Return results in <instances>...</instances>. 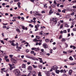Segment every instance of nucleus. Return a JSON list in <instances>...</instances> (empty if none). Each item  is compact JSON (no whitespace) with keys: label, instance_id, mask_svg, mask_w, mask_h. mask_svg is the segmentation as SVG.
Here are the masks:
<instances>
[{"label":"nucleus","instance_id":"obj_58","mask_svg":"<svg viewBox=\"0 0 76 76\" xmlns=\"http://www.w3.org/2000/svg\"><path fill=\"white\" fill-rule=\"evenodd\" d=\"M7 27L6 26H3V28H6Z\"/></svg>","mask_w":76,"mask_h":76},{"label":"nucleus","instance_id":"obj_17","mask_svg":"<svg viewBox=\"0 0 76 76\" xmlns=\"http://www.w3.org/2000/svg\"><path fill=\"white\" fill-rule=\"evenodd\" d=\"M20 4H20V2H18L17 4V5H18V7H19V8H20Z\"/></svg>","mask_w":76,"mask_h":76},{"label":"nucleus","instance_id":"obj_61","mask_svg":"<svg viewBox=\"0 0 76 76\" xmlns=\"http://www.w3.org/2000/svg\"><path fill=\"white\" fill-rule=\"evenodd\" d=\"M27 63L28 65H29L31 64V62H28Z\"/></svg>","mask_w":76,"mask_h":76},{"label":"nucleus","instance_id":"obj_11","mask_svg":"<svg viewBox=\"0 0 76 76\" xmlns=\"http://www.w3.org/2000/svg\"><path fill=\"white\" fill-rule=\"evenodd\" d=\"M64 24L65 25V27H67V28H69V26L68 25V24L66 23H64Z\"/></svg>","mask_w":76,"mask_h":76},{"label":"nucleus","instance_id":"obj_45","mask_svg":"<svg viewBox=\"0 0 76 76\" xmlns=\"http://www.w3.org/2000/svg\"><path fill=\"white\" fill-rule=\"evenodd\" d=\"M38 50H39V48H36V51H38Z\"/></svg>","mask_w":76,"mask_h":76},{"label":"nucleus","instance_id":"obj_46","mask_svg":"<svg viewBox=\"0 0 76 76\" xmlns=\"http://www.w3.org/2000/svg\"><path fill=\"white\" fill-rule=\"evenodd\" d=\"M11 45H12V46H15V44L14 43L12 44H11Z\"/></svg>","mask_w":76,"mask_h":76},{"label":"nucleus","instance_id":"obj_26","mask_svg":"<svg viewBox=\"0 0 76 76\" xmlns=\"http://www.w3.org/2000/svg\"><path fill=\"white\" fill-rule=\"evenodd\" d=\"M32 50H34L35 51H36V48H31Z\"/></svg>","mask_w":76,"mask_h":76},{"label":"nucleus","instance_id":"obj_39","mask_svg":"<svg viewBox=\"0 0 76 76\" xmlns=\"http://www.w3.org/2000/svg\"><path fill=\"white\" fill-rule=\"evenodd\" d=\"M66 18H70V16L69 15H67L66 16Z\"/></svg>","mask_w":76,"mask_h":76},{"label":"nucleus","instance_id":"obj_40","mask_svg":"<svg viewBox=\"0 0 76 76\" xmlns=\"http://www.w3.org/2000/svg\"><path fill=\"white\" fill-rule=\"evenodd\" d=\"M0 41L1 43H2L3 44H4V41H3L1 40Z\"/></svg>","mask_w":76,"mask_h":76},{"label":"nucleus","instance_id":"obj_44","mask_svg":"<svg viewBox=\"0 0 76 76\" xmlns=\"http://www.w3.org/2000/svg\"><path fill=\"white\" fill-rule=\"evenodd\" d=\"M39 68H40V69L42 68V66L41 65H39Z\"/></svg>","mask_w":76,"mask_h":76},{"label":"nucleus","instance_id":"obj_24","mask_svg":"<svg viewBox=\"0 0 76 76\" xmlns=\"http://www.w3.org/2000/svg\"><path fill=\"white\" fill-rule=\"evenodd\" d=\"M31 73L32 74V75H34L36 74V72H35V71H33L31 72Z\"/></svg>","mask_w":76,"mask_h":76},{"label":"nucleus","instance_id":"obj_54","mask_svg":"<svg viewBox=\"0 0 76 76\" xmlns=\"http://www.w3.org/2000/svg\"><path fill=\"white\" fill-rule=\"evenodd\" d=\"M41 29H44V28H45V27L43 26V27L41 26Z\"/></svg>","mask_w":76,"mask_h":76},{"label":"nucleus","instance_id":"obj_28","mask_svg":"<svg viewBox=\"0 0 76 76\" xmlns=\"http://www.w3.org/2000/svg\"><path fill=\"white\" fill-rule=\"evenodd\" d=\"M38 76H42V75H41V72H39L38 74Z\"/></svg>","mask_w":76,"mask_h":76},{"label":"nucleus","instance_id":"obj_37","mask_svg":"<svg viewBox=\"0 0 76 76\" xmlns=\"http://www.w3.org/2000/svg\"><path fill=\"white\" fill-rule=\"evenodd\" d=\"M42 13H45V11L44 10H43L41 12Z\"/></svg>","mask_w":76,"mask_h":76},{"label":"nucleus","instance_id":"obj_36","mask_svg":"<svg viewBox=\"0 0 76 76\" xmlns=\"http://www.w3.org/2000/svg\"><path fill=\"white\" fill-rule=\"evenodd\" d=\"M75 63L74 62H73V63H72L71 64H70V65H75Z\"/></svg>","mask_w":76,"mask_h":76},{"label":"nucleus","instance_id":"obj_14","mask_svg":"<svg viewBox=\"0 0 76 76\" xmlns=\"http://www.w3.org/2000/svg\"><path fill=\"white\" fill-rule=\"evenodd\" d=\"M22 68H23V69H25L26 68V65L24 64H22Z\"/></svg>","mask_w":76,"mask_h":76},{"label":"nucleus","instance_id":"obj_31","mask_svg":"<svg viewBox=\"0 0 76 76\" xmlns=\"http://www.w3.org/2000/svg\"><path fill=\"white\" fill-rule=\"evenodd\" d=\"M9 57L10 58H12V57H13V55H9Z\"/></svg>","mask_w":76,"mask_h":76},{"label":"nucleus","instance_id":"obj_4","mask_svg":"<svg viewBox=\"0 0 76 76\" xmlns=\"http://www.w3.org/2000/svg\"><path fill=\"white\" fill-rule=\"evenodd\" d=\"M25 57H26V58H30V59H31V60H35V58L31 57L29 55H26Z\"/></svg>","mask_w":76,"mask_h":76},{"label":"nucleus","instance_id":"obj_41","mask_svg":"<svg viewBox=\"0 0 76 76\" xmlns=\"http://www.w3.org/2000/svg\"><path fill=\"white\" fill-rule=\"evenodd\" d=\"M45 42H48V41H49V40L48 39H45Z\"/></svg>","mask_w":76,"mask_h":76},{"label":"nucleus","instance_id":"obj_15","mask_svg":"<svg viewBox=\"0 0 76 76\" xmlns=\"http://www.w3.org/2000/svg\"><path fill=\"white\" fill-rule=\"evenodd\" d=\"M72 73V69H71L69 70V75H71Z\"/></svg>","mask_w":76,"mask_h":76},{"label":"nucleus","instance_id":"obj_57","mask_svg":"<svg viewBox=\"0 0 76 76\" xmlns=\"http://www.w3.org/2000/svg\"><path fill=\"white\" fill-rule=\"evenodd\" d=\"M72 69L73 70H76V67H72Z\"/></svg>","mask_w":76,"mask_h":76},{"label":"nucleus","instance_id":"obj_23","mask_svg":"<svg viewBox=\"0 0 76 76\" xmlns=\"http://www.w3.org/2000/svg\"><path fill=\"white\" fill-rule=\"evenodd\" d=\"M16 30L17 32H18L19 33H20L21 32L20 31V30L18 29H16Z\"/></svg>","mask_w":76,"mask_h":76},{"label":"nucleus","instance_id":"obj_8","mask_svg":"<svg viewBox=\"0 0 76 76\" xmlns=\"http://www.w3.org/2000/svg\"><path fill=\"white\" fill-rule=\"evenodd\" d=\"M9 66L10 67V70H11L13 69V67L12 66V64H9Z\"/></svg>","mask_w":76,"mask_h":76},{"label":"nucleus","instance_id":"obj_10","mask_svg":"<svg viewBox=\"0 0 76 76\" xmlns=\"http://www.w3.org/2000/svg\"><path fill=\"white\" fill-rule=\"evenodd\" d=\"M15 41L14 40H10L9 41V42H10L11 44H13L15 42Z\"/></svg>","mask_w":76,"mask_h":76},{"label":"nucleus","instance_id":"obj_9","mask_svg":"<svg viewBox=\"0 0 76 76\" xmlns=\"http://www.w3.org/2000/svg\"><path fill=\"white\" fill-rule=\"evenodd\" d=\"M4 70H5V68H3L1 69V73H2V74H3V71Z\"/></svg>","mask_w":76,"mask_h":76},{"label":"nucleus","instance_id":"obj_27","mask_svg":"<svg viewBox=\"0 0 76 76\" xmlns=\"http://www.w3.org/2000/svg\"><path fill=\"white\" fill-rule=\"evenodd\" d=\"M62 42H64L65 41H66V40L64 38H63L61 40Z\"/></svg>","mask_w":76,"mask_h":76},{"label":"nucleus","instance_id":"obj_64","mask_svg":"<svg viewBox=\"0 0 76 76\" xmlns=\"http://www.w3.org/2000/svg\"><path fill=\"white\" fill-rule=\"evenodd\" d=\"M74 57L75 60H76V56L75 55H74L73 56Z\"/></svg>","mask_w":76,"mask_h":76},{"label":"nucleus","instance_id":"obj_3","mask_svg":"<svg viewBox=\"0 0 76 76\" xmlns=\"http://www.w3.org/2000/svg\"><path fill=\"white\" fill-rule=\"evenodd\" d=\"M10 60L11 61L12 63H14V64H16L17 63V60L15 59V58H11Z\"/></svg>","mask_w":76,"mask_h":76},{"label":"nucleus","instance_id":"obj_43","mask_svg":"<svg viewBox=\"0 0 76 76\" xmlns=\"http://www.w3.org/2000/svg\"><path fill=\"white\" fill-rule=\"evenodd\" d=\"M51 74L53 76H55V73H54L52 72L51 73Z\"/></svg>","mask_w":76,"mask_h":76},{"label":"nucleus","instance_id":"obj_62","mask_svg":"<svg viewBox=\"0 0 76 76\" xmlns=\"http://www.w3.org/2000/svg\"><path fill=\"white\" fill-rule=\"evenodd\" d=\"M35 27L36 29H38V27H37V25H35Z\"/></svg>","mask_w":76,"mask_h":76},{"label":"nucleus","instance_id":"obj_25","mask_svg":"<svg viewBox=\"0 0 76 76\" xmlns=\"http://www.w3.org/2000/svg\"><path fill=\"white\" fill-rule=\"evenodd\" d=\"M33 67L35 69V68H37V65H32Z\"/></svg>","mask_w":76,"mask_h":76},{"label":"nucleus","instance_id":"obj_55","mask_svg":"<svg viewBox=\"0 0 76 76\" xmlns=\"http://www.w3.org/2000/svg\"><path fill=\"white\" fill-rule=\"evenodd\" d=\"M72 3H76V0H74L73 1H72Z\"/></svg>","mask_w":76,"mask_h":76},{"label":"nucleus","instance_id":"obj_29","mask_svg":"<svg viewBox=\"0 0 76 76\" xmlns=\"http://www.w3.org/2000/svg\"><path fill=\"white\" fill-rule=\"evenodd\" d=\"M16 48L17 49H20H20H22V47H19L18 46L16 47Z\"/></svg>","mask_w":76,"mask_h":76},{"label":"nucleus","instance_id":"obj_47","mask_svg":"<svg viewBox=\"0 0 76 76\" xmlns=\"http://www.w3.org/2000/svg\"><path fill=\"white\" fill-rule=\"evenodd\" d=\"M73 31H76V28H74L73 29Z\"/></svg>","mask_w":76,"mask_h":76},{"label":"nucleus","instance_id":"obj_38","mask_svg":"<svg viewBox=\"0 0 76 76\" xmlns=\"http://www.w3.org/2000/svg\"><path fill=\"white\" fill-rule=\"evenodd\" d=\"M63 33H67V31H66V30H64V31H63Z\"/></svg>","mask_w":76,"mask_h":76},{"label":"nucleus","instance_id":"obj_22","mask_svg":"<svg viewBox=\"0 0 76 76\" xmlns=\"http://www.w3.org/2000/svg\"><path fill=\"white\" fill-rule=\"evenodd\" d=\"M33 13L34 14H36V15H37V13H38V12H37L36 11H34L33 12Z\"/></svg>","mask_w":76,"mask_h":76},{"label":"nucleus","instance_id":"obj_32","mask_svg":"<svg viewBox=\"0 0 76 76\" xmlns=\"http://www.w3.org/2000/svg\"><path fill=\"white\" fill-rule=\"evenodd\" d=\"M36 38H37L38 39H41V37H40L38 36H36Z\"/></svg>","mask_w":76,"mask_h":76},{"label":"nucleus","instance_id":"obj_63","mask_svg":"<svg viewBox=\"0 0 76 76\" xmlns=\"http://www.w3.org/2000/svg\"><path fill=\"white\" fill-rule=\"evenodd\" d=\"M29 50L28 49H27L26 50V53H28L29 52Z\"/></svg>","mask_w":76,"mask_h":76},{"label":"nucleus","instance_id":"obj_60","mask_svg":"<svg viewBox=\"0 0 76 76\" xmlns=\"http://www.w3.org/2000/svg\"><path fill=\"white\" fill-rule=\"evenodd\" d=\"M60 72L61 73H63V69H61L60 71Z\"/></svg>","mask_w":76,"mask_h":76},{"label":"nucleus","instance_id":"obj_52","mask_svg":"<svg viewBox=\"0 0 76 76\" xmlns=\"http://www.w3.org/2000/svg\"><path fill=\"white\" fill-rule=\"evenodd\" d=\"M60 22H61V23H64L63 20H60Z\"/></svg>","mask_w":76,"mask_h":76},{"label":"nucleus","instance_id":"obj_20","mask_svg":"<svg viewBox=\"0 0 76 76\" xmlns=\"http://www.w3.org/2000/svg\"><path fill=\"white\" fill-rule=\"evenodd\" d=\"M33 41L34 42H38V40H37V39L35 38L34 40H33Z\"/></svg>","mask_w":76,"mask_h":76},{"label":"nucleus","instance_id":"obj_1","mask_svg":"<svg viewBox=\"0 0 76 76\" xmlns=\"http://www.w3.org/2000/svg\"><path fill=\"white\" fill-rule=\"evenodd\" d=\"M13 73L14 75H15L16 76H20V72L18 69L14 70Z\"/></svg>","mask_w":76,"mask_h":76},{"label":"nucleus","instance_id":"obj_5","mask_svg":"<svg viewBox=\"0 0 76 76\" xmlns=\"http://www.w3.org/2000/svg\"><path fill=\"white\" fill-rule=\"evenodd\" d=\"M52 69L54 70H56L58 69V67L56 65H55L52 66Z\"/></svg>","mask_w":76,"mask_h":76},{"label":"nucleus","instance_id":"obj_2","mask_svg":"<svg viewBox=\"0 0 76 76\" xmlns=\"http://www.w3.org/2000/svg\"><path fill=\"white\" fill-rule=\"evenodd\" d=\"M57 18H53V21L52 23V24L53 25H55L56 24H57Z\"/></svg>","mask_w":76,"mask_h":76},{"label":"nucleus","instance_id":"obj_12","mask_svg":"<svg viewBox=\"0 0 76 76\" xmlns=\"http://www.w3.org/2000/svg\"><path fill=\"white\" fill-rule=\"evenodd\" d=\"M34 16H42V15L37 13V14H34Z\"/></svg>","mask_w":76,"mask_h":76},{"label":"nucleus","instance_id":"obj_50","mask_svg":"<svg viewBox=\"0 0 76 76\" xmlns=\"http://www.w3.org/2000/svg\"><path fill=\"white\" fill-rule=\"evenodd\" d=\"M52 6H53V7H56V5L55 4H52Z\"/></svg>","mask_w":76,"mask_h":76},{"label":"nucleus","instance_id":"obj_42","mask_svg":"<svg viewBox=\"0 0 76 76\" xmlns=\"http://www.w3.org/2000/svg\"><path fill=\"white\" fill-rule=\"evenodd\" d=\"M43 34H44L45 35H48L49 34V33H43Z\"/></svg>","mask_w":76,"mask_h":76},{"label":"nucleus","instance_id":"obj_21","mask_svg":"<svg viewBox=\"0 0 76 76\" xmlns=\"http://www.w3.org/2000/svg\"><path fill=\"white\" fill-rule=\"evenodd\" d=\"M47 4H45V5H44V7H45V8L46 9H47V8L48 7L47 6Z\"/></svg>","mask_w":76,"mask_h":76},{"label":"nucleus","instance_id":"obj_53","mask_svg":"<svg viewBox=\"0 0 76 76\" xmlns=\"http://www.w3.org/2000/svg\"><path fill=\"white\" fill-rule=\"evenodd\" d=\"M54 3L55 4H57L56 3V0H54Z\"/></svg>","mask_w":76,"mask_h":76},{"label":"nucleus","instance_id":"obj_56","mask_svg":"<svg viewBox=\"0 0 76 76\" xmlns=\"http://www.w3.org/2000/svg\"><path fill=\"white\" fill-rule=\"evenodd\" d=\"M74 15H75V13H74V12H72L71 14V15L72 16H73Z\"/></svg>","mask_w":76,"mask_h":76},{"label":"nucleus","instance_id":"obj_33","mask_svg":"<svg viewBox=\"0 0 76 76\" xmlns=\"http://www.w3.org/2000/svg\"><path fill=\"white\" fill-rule=\"evenodd\" d=\"M7 62H9V61L10 60L9 59H5Z\"/></svg>","mask_w":76,"mask_h":76},{"label":"nucleus","instance_id":"obj_13","mask_svg":"<svg viewBox=\"0 0 76 76\" xmlns=\"http://www.w3.org/2000/svg\"><path fill=\"white\" fill-rule=\"evenodd\" d=\"M49 15H51V14L52 13H53V11H52V10H50L49 12Z\"/></svg>","mask_w":76,"mask_h":76},{"label":"nucleus","instance_id":"obj_18","mask_svg":"<svg viewBox=\"0 0 76 76\" xmlns=\"http://www.w3.org/2000/svg\"><path fill=\"white\" fill-rule=\"evenodd\" d=\"M60 72V71L58 70H56V73L57 74H58Z\"/></svg>","mask_w":76,"mask_h":76},{"label":"nucleus","instance_id":"obj_59","mask_svg":"<svg viewBox=\"0 0 76 76\" xmlns=\"http://www.w3.org/2000/svg\"><path fill=\"white\" fill-rule=\"evenodd\" d=\"M40 51H41L42 52H43L44 51V49H41Z\"/></svg>","mask_w":76,"mask_h":76},{"label":"nucleus","instance_id":"obj_6","mask_svg":"<svg viewBox=\"0 0 76 76\" xmlns=\"http://www.w3.org/2000/svg\"><path fill=\"white\" fill-rule=\"evenodd\" d=\"M43 47L44 48H46L48 47V45L46 43H44L43 45Z\"/></svg>","mask_w":76,"mask_h":76},{"label":"nucleus","instance_id":"obj_34","mask_svg":"<svg viewBox=\"0 0 76 76\" xmlns=\"http://www.w3.org/2000/svg\"><path fill=\"white\" fill-rule=\"evenodd\" d=\"M69 60H73V59L72 58V56H70L69 58Z\"/></svg>","mask_w":76,"mask_h":76},{"label":"nucleus","instance_id":"obj_16","mask_svg":"<svg viewBox=\"0 0 76 76\" xmlns=\"http://www.w3.org/2000/svg\"><path fill=\"white\" fill-rule=\"evenodd\" d=\"M38 59H40L39 60V61L40 63H43V61H42V58H38Z\"/></svg>","mask_w":76,"mask_h":76},{"label":"nucleus","instance_id":"obj_49","mask_svg":"<svg viewBox=\"0 0 76 76\" xmlns=\"http://www.w3.org/2000/svg\"><path fill=\"white\" fill-rule=\"evenodd\" d=\"M62 38V36L61 35H60L59 37L58 38V39H61V38Z\"/></svg>","mask_w":76,"mask_h":76},{"label":"nucleus","instance_id":"obj_19","mask_svg":"<svg viewBox=\"0 0 76 76\" xmlns=\"http://www.w3.org/2000/svg\"><path fill=\"white\" fill-rule=\"evenodd\" d=\"M74 23H72V26H70V28H73V26H74Z\"/></svg>","mask_w":76,"mask_h":76},{"label":"nucleus","instance_id":"obj_51","mask_svg":"<svg viewBox=\"0 0 76 76\" xmlns=\"http://www.w3.org/2000/svg\"><path fill=\"white\" fill-rule=\"evenodd\" d=\"M30 53H31V54H34V51H31Z\"/></svg>","mask_w":76,"mask_h":76},{"label":"nucleus","instance_id":"obj_30","mask_svg":"<svg viewBox=\"0 0 76 76\" xmlns=\"http://www.w3.org/2000/svg\"><path fill=\"white\" fill-rule=\"evenodd\" d=\"M8 58V56H4V59L6 60V59H7V58Z\"/></svg>","mask_w":76,"mask_h":76},{"label":"nucleus","instance_id":"obj_35","mask_svg":"<svg viewBox=\"0 0 76 76\" xmlns=\"http://www.w3.org/2000/svg\"><path fill=\"white\" fill-rule=\"evenodd\" d=\"M31 71H30V72L29 73L27 76H29L31 75Z\"/></svg>","mask_w":76,"mask_h":76},{"label":"nucleus","instance_id":"obj_7","mask_svg":"<svg viewBox=\"0 0 76 76\" xmlns=\"http://www.w3.org/2000/svg\"><path fill=\"white\" fill-rule=\"evenodd\" d=\"M27 69L28 70H31V71L32 70V67L31 66H29L28 67Z\"/></svg>","mask_w":76,"mask_h":76},{"label":"nucleus","instance_id":"obj_48","mask_svg":"<svg viewBox=\"0 0 76 76\" xmlns=\"http://www.w3.org/2000/svg\"><path fill=\"white\" fill-rule=\"evenodd\" d=\"M46 75H47V76H50V74L48 73V72H47V73L46 74Z\"/></svg>","mask_w":76,"mask_h":76}]
</instances>
